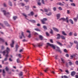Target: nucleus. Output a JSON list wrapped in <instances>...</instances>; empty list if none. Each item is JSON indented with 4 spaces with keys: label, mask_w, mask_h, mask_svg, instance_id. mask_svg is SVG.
<instances>
[{
    "label": "nucleus",
    "mask_w": 78,
    "mask_h": 78,
    "mask_svg": "<svg viewBox=\"0 0 78 78\" xmlns=\"http://www.w3.org/2000/svg\"><path fill=\"white\" fill-rule=\"evenodd\" d=\"M17 16H14L13 17V19L14 20H16V19H17Z\"/></svg>",
    "instance_id": "c03bdc74"
},
{
    "label": "nucleus",
    "mask_w": 78,
    "mask_h": 78,
    "mask_svg": "<svg viewBox=\"0 0 78 78\" xmlns=\"http://www.w3.org/2000/svg\"><path fill=\"white\" fill-rule=\"evenodd\" d=\"M17 62L19 63V62H20V60H19V59L18 58L17 59Z\"/></svg>",
    "instance_id": "864d4df0"
},
{
    "label": "nucleus",
    "mask_w": 78,
    "mask_h": 78,
    "mask_svg": "<svg viewBox=\"0 0 78 78\" xmlns=\"http://www.w3.org/2000/svg\"><path fill=\"white\" fill-rule=\"evenodd\" d=\"M76 65H78V61H76Z\"/></svg>",
    "instance_id": "680f3d73"
},
{
    "label": "nucleus",
    "mask_w": 78,
    "mask_h": 78,
    "mask_svg": "<svg viewBox=\"0 0 78 78\" xmlns=\"http://www.w3.org/2000/svg\"><path fill=\"white\" fill-rule=\"evenodd\" d=\"M57 51H58V52L61 53V50H60V49H59V48H58V47H57Z\"/></svg>",
    "instance_id": "dca6fc26"
},
{
    "label": "nucleus",
    "mask_w": 78,
    "mask_h": 78,
    "mask_svg": "<svg viewBox=\"0 0 78 78\" xmlns=\"http://www.w3.org/2000/svg\"><path fill=\"white\" fill-rule=\"evenodd\" d=\"M33 46H34V47H37V46H38V47H41V46H42L43 45H44V44L42 43L41 44H37L34 45V44H33Z\"/></svg>",
    "instance_id": "7ed1b4c3"
},
{
    "label": "nucleus",
    "mask_w": 78,
    "mask_h": 78,
    "mask_svg": "<svg viewBox=\"0 0 78 78\" xmlns=\"http://www.w3.org/2000/svg\"><path fill=\"white\" fill-rule=\"evenodd\" d=\"M48 68H46V69H45L44 71L45 72H48Z\"/></svg>",
    "instance_id": "473e14b6"
},
{
    "label": "nucleus",
    "mask_w": 78,
    "mask_h": 78,
    "mask_svg": "<svg viewBox=\"0 0 78 78\" xmlns=\"http://www.w3.org/2000/svg\"><path fill=\"white\" fill-rule=\"evenodd\" d=\"M31 34H29V36H28V37H29V38H30V37H31Z\"/></svg>",
    "instance_id": "e2e57ef3"
},
{
    "label": "nucleus",
    "mask_w": 78,
    "mask_h": 78,
    "mask_svg": "<svg viewBox=\"0 0 78 78\" xmlns=\"http://www.w3.org/2000/svg\"><path fill=\"white\" fill-rule=\"evenodd\" d=\"M66 66L67 67H69V66H68V63H66Z\"/></svg>",
    "instance_id": "774afa93"
},
{
    "label": "nucleus",
    "mask_w": 78,
    "mask_h": 78,
    "mask_svg": "<svg viewBox=\"0 0 78 78\" xmlns=\"http://www.w3.org/2000/svg\"><path fill=\"white\" fill-rule=\"evenodd\" d=\"M35 30L37 31H40L41 30L39 29H35Z\"/></svg>",
    "instance_id": "2f4dec72"
},
{
    "label": "nucleus",
    "mask_w": 78,
    "mask_h": 78,
    "mask_svg": "<svg viewBox=\"0 0 78 78\" xmlns=\"http://www.w3.org/2000/svg\"><path fill=\"white\" fill-rule=\"evenodd\" d=\"M23 16H25V17H27V15H25V14L23 13Z\"/></svg>",
    "instance_id": "0e129e2a"
},
{
    "label": "nucleus",
    "mask_w": 78,
    "mask_h": 78,
    "mask_svg": "<svg viewBox=\"0 0 78 78\" xmlns=\"http://www.w3.org/2000/svg\"><path fill=\"white\" fill-rule=\"evenodd\" d=\"M57 4V5H60V6H63L64 5L61 2H58Z\"/></svg>",
    "instance_id": "9d476101"
},
{
    "label": "nucleus",
    "mask_w": 78,
    "mask_h": 78,
    "mask_svg": "<svg viewBox=\"0 0 78 78\" xmlns=\"http://www.w3.org/2000/svg\"><path fill=\"white\" fill-rule=\"evenodd\" d=\"M74 44H77L76 46V48H77V50H78V42L76 41H74Z\"/></svg>",
    "instance_id": "39448f33"
},
{
    "label": "nucleus",
    "mask_w": 78,
    "mask_h": 78,
    "mask_svg": "<svg viewBox=\"0 0 78 78\" xmlns=\"http://www.w3.org/2000/svg\"><path fill=\"white\" fill-rule=\"evenodd\" d=\"M71 75L72 76H73L75 75V71H73L71 73Z\"/></svg>",
    "instance_id": "f3484780"
},
{
    "label": "nucleus",
    "mask_w": 78,
    "mask_h": 78,
    "mask_svg": "<svg viewBox=\"0 0 78 78\" xmlns=\"http://www.w3.org/2000/svg\"><path fill=\"white\" fill-rule=\"evenodd\" d=\"M48 46H50V47H51L52 48H53L54 49H55V47L53 45L51 44L48 43H47L46 45V47L47 48L48 47Z\"/></svg>",
    "instance_id": "f03ea898"
},
{
    "label": "nucleus",
    "mask_w": 78,
    "mask_h": 78,
    "mask_svg": "<svg viewBox=\"0 0 78 78\" xmlns=\"http://www.w3.org/2000/svg\"><path fill=\"white\" fill-rule=\"evenodd\" d=\"M74 35L75 36H77V34L75 33L74 34Z\"/></svg>",
    "instance_id": "052dcab7"
},
{
    "label": "nucleus",
    "mask_w": 78,
    "mask_h": 78,
    "mask_svg": "<svg viewBox=\"0 0 78 78\" xmlns=\"http://www.w3.org/2000/svg\"><path fill=\"white\" fill-rule=\"evenodd\" d=\"M0 41H2V42H4V40L2 38H0Z\"/></svg>",
    "instance_id": "bb28decb"
},
{
    "label": "nucleus",
    "mask_w": 78,
    "mask_h": 78,
    "mask_svg": "<svg viewBox=\"0 0 78 78\" xmlns=\"http://www.w3.org/2000/svg\"><path fill=\"white\" fill-rule=\"evenodd\" d=\"M53 29L55 31H56V32H59V30H58V29L55 27H53Z\"/></svg>",
    "instance_id": "6e6552de"
},
{
    "label": "nucleus",
    "mask_w": 78,
    "mask_h": 78,
    "mask_svg": "<svg viewBox=\"0 0 78 78\" xmlns=\"http://www.w3.org/2000/svg\"><path fill=\"white\" fill-rule=\"evenodd\" d=\"M73 19L75 22H76V21H77V20L78 19L76 18H74Z\"/></svg>",
    "instance_id": "7c9ffc66"
},
{
    "label": "nucleus",
    "mask_w": 78,
    "mask_h": 78,
    "mask_svg": "<svg viewBox=\"0 0 78 78\" xmlns=\"http://www.w3.org/2000/svg\"><path fill=\"white\" fill-rule=\"evenodd\" d=\"M40 1H41V0H37V2H38L37 4L38 5H39V6H41V3L39 2Z\"/></svg>",
    "instance_id": "4468645a"
},
{
    "label": "nucleus",
    "mask_w": 78,
    "mask_h": 78,
    "mask_svg": "<svg viewBox=\"0 0 78 78\" xmlns=\"http://www.w3.org/2000/svg\"><path fill=\"white\" fill-rule=\"evenodd\" d=\"M25 7H26V9L27 10H28L29 9V6H25Z\"/></svg>",
    "instance_id": "ea45409f"
},
{
    "label": "nucleus",
    "mask_w": 78,
    "mask_h": 78,
    "mask_svg": "<svg viewBox=\"0 0 78 78\" xmlns=\"http://www.w3.org/2000/svg\"><path fill=\"white\" fill-rule=\"evenodd\" d=\"M51 31L50 32V33H51V34H53V30H52L51 29Z\"/></svg>",
    "instance_id": "5fc2aeb1"
},
{
    "label": "nucleus",
    "mask_w": 78,
    "mask_h": 78,
    "mask_svg": "<svg viewBox=\"0 0 78 78\" xmlns=\"http://www.w3.org/2000/svg\"><path fill=\"white\" fill-rule=\"evenodd\" d=\"M61 37L62 39H64H64H66V37H64V36H61Z\"/></svg>",
    "instance_id": "cd10ccee"
},
{
    "label": "nucleus",
    "mask_w": 78,
    "mask_h": 78,
    "mask_svg": "<svg viewBox=\"0 0 78 78\" xmlns=\"http://www.w3.org/2000/svg\"><path fill=\"white\" fill-rule=\"evenodd\" d=\"M9 61H12V59H11V58H9Z\"/></svg>",
    "instance_id": "69168bd1"
},
{
    "label": "nucleus",
    "mask_w": 78,
    "mask_h": 78,
    "mask_svg": "<svg viewBox=\"0 0 78 78\" xmlns=\"http://www.w3.org/2000/svg\"><path fill=\"white\" fill-rule=\"evenodd\" d=\"M27 41H28V40L25 39H24L22 40L23 42H27Z\"/></svg>",
    "instance_id": "4c0bfd02"
},
{
    "label": "nucleus",
    "mask_w": 78,
    "mask_h": 78,
    "mask_svg": "<svg viewBox=\"0 0 78 78\" xmlns=\"http://www.w3.org/2000/svg\"><path fill=\"white\" fill-rule=\"evenodd\" d=\"M57 36H58L56 38L57 39H60V34H58L57 35Z\"/></svg>",
    "instance_id": "f8f14e48"
},
{
    "label": "nucleus",
    "mask_w": 78,
    "mask_h": 78,
    "mask_svg": "<svg viewBox=\"0 0 78 78\" xmlns=\"http://www.w3.org/2000/svg\"><path fill=\"white\" fill-rule=\"evenodd\" d=\"M19 47V46L18 45V44H16V51H17V49H18V48Z\"/></svg>",
    "instance_id": "1a4fd4ad"
},
{
    "label": "nucleus",
    "mask_w": 78,
    "mask_h": 78,
    "mask_svg": "<svg viewBox=\"0 0 78 78\" xmlns=\"http://www.w3.org/2000/svg\"><path fill=\"white\" fill-rule=\"evenodd\" d=\"M66 19L64 18H61V19L59 20H65Z\"/></svg>",
    "instance_id": "c85d7f7f"
},
{
    "label": "nucleus",
    "mask_w": 78,
    "mask_h": 78,
    "mask_svg": "<svg viewBox=\"0 0 78 78\" xmlns=\"http://www.w3.org/2000/svg\"><path fill=\"white\" fill-rule=\"evenodd\" d=\"M66 57H69V54H66Z\"/></svg>",
    "instance_id": "4d7b16f0"
},
{
    "label": "nucleus",
    "mask_w": 78,
    "mask_h": 78,
    "mask_svg": "<svg viewBox=\"0 0 78 78\" xmlns=\"http://www.w3.org/2000/svg\"><path fill=\"white\" fill-rule=\"evenodd\" d=\"M22 75H23V74L22 73V72H21L19 74V76H22Z\"/></svg>",
    "instance_id": "e433bc0d"
},
{
    "label": "nucleus",
    "mask_w": 78,
    "mask_h": 78,
    "mask_svg": "<svg viewBox=\"0 0 78 78\" xmlns=\"http://www.w3.org/2000/svg\"><path fill=\"white\" fill-rule=\"evenodd\" d=\"M39 38L41 40H42L43 39V37L41 35H40L39 36Z\"/></svg>",
    "instance_id": "b1692460"
},
{
    "label": "nucleus",
    "mask_w": 78,
    "mask_h": 78,
    "mask_svg": "<svg viewBox=\"0 0 78 78\" xmlns=\"http://www.w3.org/2000/svg\"><path fill=\"white\" fill-rule=\"evenodd\" d=\"M71 6H74V7H75L76 6V5H75V4L72 3L71 4Z\"/></svg>",
    "instance_id": "a211bd4d"
},
{
    "label": "nucleus",
    "mask_w": 78,
    "mask_h": 78,
    "mask_svg": "<svg viewBox=\"0 0 78 78\" xmlns=\"http://www.w3.org/2000/svg\"><path fill=\"white\" fill-rule=\"evenodd\" d=\"M55 59H57V58L58 57V55H55Z\"/></svg>",
    "instance_id": "bf43d9fd"
},
{
    "label": "nucleus",
    "mask_w": 78,
    "mask_h": 78,
    "mask_svg": "<svg viewBox=\"0 0 78 78\" xmlns=\"http://www.w3.org/2000/svg\"><path fill=\"white\" fill-rule=\"evenodd\" d=\"M5 25H6L7 26H8V27H9V25L8 23H7L6 22H5Z\"/></svg>",
    "instance_id": "f704fd0d"
},
{
    "label": "nucleus",
    "mask_w": 78,
    "mask_h": 78,
    "mask_svg": "<svg viewBox=\"0 0 78 78\" xmlns=\"http://www.w3.org/2000/svg\"><path fill=\"white\" fill-rule=\"evenodd\" d=\"M69 43L70 44V46L69 45V48H70L71 47H72V45H73V43L72 42H69Z\"/></svg>",
    "instance_id": "6ab92c4d"
},
{
    "label": "nucleus",
    "mask_w": 78,
    "mask_h": 78,
    "mask_svg": "<svg viewBox=\"0 0 78 78\" xmlns=\"http://www.w3.org/2000/svg\"><path fill=\"white\" fill-rule=\"evenodd\" d=\"M9 5H10L11 6H12V4H11V2H9Z\"/></svg>",
    "instance_id": "a19ab883"
},
{
    "label": "nucleus",
    "mask_w": 78,
    "mask_h": 78,
    "mask_svg": "<svg viewBox=\"0 0 78 78\" xmlns=\"http://www.w3.org/2000/svg\"><path fill=\"white\" fill-rule=\"evenodd\" d=\"M43 28L44 30H47V27L45 26H43Z\"/></svg>",
    "instance_id": "412c9836"
},
{
    "label": "nucleus",
    "mask_w": 78,
    "mask_h": 78,
    "mask_svg": "<svg viewBox=\"0 0 78 78\" xmlns=\"http://www.w3.org/2000/svg\"><path fill=\"white\" fill-rule=\"evenodd\" d=\"M69 65H70V66H71V65H72L73 64L72 63V62H71V61H70L68 62Z\"/></svg>",
    "instance_id": "72a5a7b5"
},
{
    "label": "nucleus",
    "mask_w": 78,
    "mask_h": 78,
    "mask_svg": "<svg viewBox=\"0 0 78 78\" xmlns=\"http://www.w3.org/2000/svg\"><path fill=\"white\" fill-rule=\"evenodd\" d=\"M12 43L10 44V46L12 47H14V40H12Z\"/></svg>",
    "instance_id": "423d86ee"
},
{
    "label": "nucleus",
    "mask_w": 78,
    "mask_h": 78,
    "mask_svg": "<svg viewBox=\"0 0 78 78\" xmlns=\"http://www.w3.org/2000/svg\"><path fill=\"white\" fill-rule=\"evenodd\" d=\"M16 56H19L20 58H21V55H20V54H17L16 55Z\"/></svg>",
    "instance_id": "c756f323"
},
{
    "label": "nucleus",
    "mask_w": 78,
    "mask_h": 78,
    "mask_svg": "<svg viewBox=\"0 0 78 78\" xmlns=\"http://www.w3.org/2000/svg\"><path fill=\"white\" fill-rule=\"evenodd\" d=\"M64 52H65L66 53L68 52V51H67L66 49H64Z\"/></svg>",
    "instance_id": "c9c22d12"
},
{
    "label": "nucleus",
    "mask_w": 78,
    "mask_h": 78,
    "mask_svg": "<svg viewBox=\"0 0 78 78\" xmlns=\"http://www.w3.org/2000/svg\"><path fill=\"white\" fill-rule=\"evenodd\" d=\"M3 12L4 13V15H5V16H8V15H9V13L6 12V11H5V10H3Z\"/></svg>",
    "instance_id": "0eeeda50"
},
{
    "label": "nucleus",
    "mask_w": 78,
    "mask_h": 78,
    "mask_svg": "<svg viewBox=\"0 0 78 78\" xmlns=\"http://www.w3.org/2000/svg\"><path fill=\"white\" fill-rule=\"evenodd\" d=\"M21 35L22 36H23V37H24V38H25V36H24V35L23 34V32H21Z\"/></svg>",
    "instance_id": "393cba45"
},
{
    "label": "nucleus",
    "mask_w": 78,
    "mask_h": 78,
    "mask_svg": "<svg viewBox=\"0 0 78 78\" xmlns=\"http://www.w3.org/2000/svg\"><path fill=\"white\" fill-rule=\"evenodd\" d=\"M44 10L45 12H47L48 11H51L50 9H44Z\"/></svg>",
    "instance_id": "2eb2a0df"
},
{
    "label": "nucleus",
    "mask_w": 78,
    "mask_h": 78,
    "mask_svg": "<svg viewBox=\"0 0 78 78\" xmlns=\"http://www.w3.org/2000/svg\"><path fill=\"white\" fill-rule=\"evenodd\" d=\"M58 9L59 10H60V11L62 10V8H61V7H59Z\"/></svg>",
    "instance_id": "37998d69"
},
{
    "label": "nucleus",
    "mask_w": 78,
    "mask_h": 78,
    "mask_svg": "<svg viewBox=\"0 0 78 78\" xmlns=\"http://www.w3.org/2000/svg\"><path fill=\"white\" fill-rule=\"evenodd\" d=\"M9 48H7L6 50V51H5L3 52H1V53H3V55H5V58H8V57H9V55L8 54L9 53Z\"/></svg>",
    "instance_id": "f257e3e1"
},
{
    "label": "nucleus",
    "mask_w": 78,
    "mask_h": 78,
    "mask_svg": "<svg viewBox=\"0 0 78 78\" xmlns=\"http://www.w3.org/2000/svg\"><path fill=\"white\" fill-rule=\"evenodd\" d=\"M60 14H57L56 17H57V19H59L60 18Z\"/></svg>",
    "instance_id": "9b49d317"
},
{
    "label": "nucleus",
    "mask_w": 78,
    "mask_h": 78,
    "mask_svg": "<svg viewBox=\"0 0 78 78\" xmlns=\"http://www.w3.org/2000/svg\"><path fill=\"white\" fill-rule=\"evenodd\" d=\"M46 35L47 36H49V34L48 32L46 33Z\"/></svg>",
    "instance_id": "6e6d98bb"
},
{
    "label": "nucleus",
    "mask_w": 78,
    "mask_h": 78,
    "mask_svg": "<svg viewBox=\"0 0 78 78\" xmlns=\"http://www.w3.org/2000/svg\"><path fill=\"white\" fill-rule=\"evenodd\" d=\"M30 22H33V23H35V22H36V21H35V20H31Z\"/></svg>",
    "instance_id": "58836bf2"
},
{
    "label": "nucleus",
    "mask_w": 78,
    "mask_h": 78,
    "mask_svg": "<svg viewBox=\"0 0 78 78\" xmlns=\"http://www.w3.org/2000/svg\"><path fill=\"white\" fill-rule=\"evenodd\" d=\"M57 44H58V45H60L61 46H62V44L60 42L57 41Z\"/></svg>",
    "instance_id": "4be33fe9"
},
{
    "label": "nucleus",
    "mask_w": 78,
    "mask_h": 78,
    "mask_svg": "<svg viewBox=\"0 0 78 78\" xmlns=\"http://www.w3.org/2000/svg\"><path fill=\"white\" fill-rule=\"evenodd\" d=\"M34 12H33V11H32L30 12V14H28V16H31H31H33V15H34Z\"/></svg>",
    "instance_id": "ddd939ff"
},
{
    "label": "nucleus",
    "mask_w": 78,
    "mask_h": 78,
    "mask_svg": "<svg viewBox=\"0 0 78 78\" xmlns=\"http://www.w3.org/2000/svg\"><path fill=\"white\" fill-rule=\"evenodd\" d=\"M51 12H49V13L46 14V15H47V16H51Z\"/></svg>",
    "instance_id": "a878e982"
},
{
    "label": "nucleus",
    "mask_w": 78,
    "mask_h": 78,
    "mask_svg": "<svg viewBox=\"0 0 78 78\" xmlns=\"http://www.w3.org/2000/svg\"><path fill=\"white\" fill-rule=\"evenodd\" d=\"M41 2L43 4H45V2H44V0H41Z\"/></svg>",
    "instance_id": "79ce46f5"
},
{
    "label": "nucleus",
    "mask_w": 78,
    "mask_h": 78,
    "mask_svg": "<svg viewBox=\"0 0 78 78\" xmlns=\"http://www.w3.org/2000/svg\"><path fill=\"white\" fill-rule=\"evenodd\" d=\"M69 21L72 24V25L73 24V20H72V19H70L69 20Z\"/></svg>",
    "instance_id": "aec40b11"
},
{
    "label": "nucleus",
    "mask_w": 78,
    "mask_h": 78,
    "mask_svg": "<svg viewBox=\"0 0 78 78\" xmlns=\"http://www.w3.org/2000/svg\"><path fill=\"white\" fill-rule=\"evenodd\" d=\"M7 59H8V58L5 57L4 59V61H7Z\"/></svg>",
    "instance_id": "338daca9"
},
{
    "label": "nucleus",
    "mask_w": 78,
    "mask_h": 78,
    "mask_svg": "<svg viewBox=\"0 0 78 78\" xmlns=\"http://www.w3.org/2000/svg\"><path fill=\"white\" fill-rule=\"evenodd\" d=\"M5 69L6 71H8V70H9V69H8V67H6Z\"/></svg>",
    "instance_id": "603ef678"
},
{
    "label": "nucleus",
    "mask_w": 78,
    "mask_h": 78,
    "mask_svg": "<svg viewBox=\"0 0 78 78\" xmlns=\"http://www.w3.org/2000/svg\"><path fill=\"white\" fill-rule=\"evenodd\" d=\"M53 9L54 11H55L56 10V7H54L53 8Z\"/></svg>",
    "instance_id": "3c124183"
},
{
    "label": "nucleus",
    "mask_w": 78,
    "mask_h": 78,
    "mask_svg": "<svg viewBox=\"0 0 78 78\" xmlns=\"http://www.w3.org/2000/svg\"><path fill=\"white\" fill-rule=\"evenodd\" d=\"M41 20L43 24H45V22L47 20V18H44L43 20Z\"/></svg>",
    "instance_id": "20e7f679"
},
{
    "label": "nucleus",
    "mask_w": 78,
    "mask_h": 78,
    "mask_svg": "<svg viewBox=\"0 0 78 78\" xmlns=\"http://www.w3.org/2000/svg\"><path fill=\"white\" fill-rule=\"evenodd\" d=\"M63 77L65 78H69V77H68V76H67L66 75H64L63 76Z\"/></svg>",
    "instance_id": "de8ad7c7"
},
{
    "label": "nucleus",
    "mask_w": 78,
    "mask_h": 78,
    "mask_svg": "<svg viewBox=\"0 0 78 78\" xmlns=\"http://www.w3.org/2000/svg\"><path fill=\"white\" fill-rule=\"evenodd\" d=\"M61 60L62 61V62H63V63H64V59H63V58H61Z\"/></svg>",
    "instance_id": "a18cd8bd"
},
{
    "label": "nucleus",
    "mask_w": 78,
    "mask_h": 78,
    "mask_svg": "<svg viewBox=\"0 0 78 78\" xmlns=\"http://www.w3.org/2000/svg\"><path fill=\"white\" fill-rule=\"evenodd\" d=\"M20 5H21V6H24V5H25V4H24V3H21L20 4Z\"/></svg>",
    "instance_id": "09e8293b"
},
{
    "label": "nucleus",
    "mask_w": 78,
    "mask_h": 78,
    "mask_svg": "<svg viewBox=\"0 0 78 78\" xmlns=\"http://www.w3.org/2000/svg\"><path fill=\"white\" fill-rule=\"evenodd\" d=\"M67 14H70V10H67Z\"/></svg>",
    "instance_id": "8fccbe9b"
},
{
    "label": "nucleus",
    "mask_w": 78,
    "mask_h": 78,
    "mask_svg": "<svg viewBox=\"0 0 78 78\" xmlns=\"http://www.w3.org/2000/svg\"><path fill=\"white\" fill-rule=\"evenodd\" d=\"M50 41L51 43H53V40L52 39L50 40Z\"/></svg>",
    "instance_id": "13d9d810"
},
{
    "label": "nucleus",
    "mask_w": 78,
    "mask_h": 78,
    "mask_svg": "<svg viewBox=\"0 0 78 78\" xmlns=\"http://www.w3.org/2000/svg\"><path fill=\"white\" fill-rule=\"evenodd\" d=\"M62 34H63V35H64V36H67V34H66V33H65V32L63 31L62 32Z\"/></svg>",
    "instance_id": "5701e85b"
},
{
    "label": "nucleus",
    "mask_w": 78,
    "mask_h": 78,
    "mask_svg": "<svg viewBox=\"0 0 78 78\" xmlns=\"http://www.w3.org/2000/svg\"><path fill=\"white\" fill-rule=\"evenodd\" d=\"M73 34V33L70 32L69 34V36H72V35Z\"/></svg>",
    "instance_id": "49530a36"
}]
</instances>
